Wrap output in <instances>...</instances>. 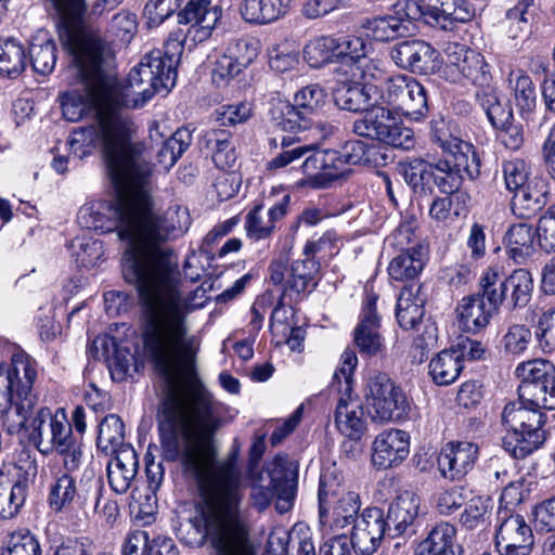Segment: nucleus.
Here are the masks:
<instances>
[{
	"label": "nucleus",
	"mask_w": 555,
	"mask_h": 555,
	"mask_svg": "<svg viewBox=\"0 0 555 555\" xmlns=\"http://www.w3.org/2000/svg\"><path fill=\"white\" fill-rule=\"evenodd\" d=\"M135 180L133 176L125 185L114 183V205L81 206L77 221L85 229L102 232L117 227L119 236L128 241L122 276L139 294L143 350L160 377L173 379L179 372L190 371L201 347L189 322L195 307L180 289L177 258L169 246L188 231L191 218L180 206L155 212L149 179Z\"/></svg>",
	"instance_id": "f257e3e1"
},
{
	"label": "nucleus",
	"mask_w": 555,
	"mask_h": 555,
	"mask_svg": "<svg viewBox=\"0 0 555 555\" xmlns=\"http://www.w3.org/2000/svg\"><path fill=\"white\" fill-rule=\"evenodd\" d=\"M501 522L495 533V548L500 555H529L534 544L530 526L519 514L506 508L499 513Z\"/></svg>",
	"instance_id": "dca6fc26"
},
{
	"label": "nucleus",
	"mask_w": 555,
	"mask_h": 555,
	"mask_svg": "<svg viewBox=\"0 0 555 555\" xmlns=\"http://www.w3.org/2000/svg\"><path fill=\"white\" fill-rule=\"evenodd\" d=\"M405 17L449 29L455 23H467L475 16L469 0H404Z\"/></svg>",
	"instance_id": "9b49d317"
},
{
	"label": "nucleus",
	"mask_w": 555,
	"mask_h": 555,
	"mask_svg": "<svg viewBox=\"0 0 555 555\" xmlns=\"http://www.w3.org/2000/svg\"><path fill=\"white\" fill-rule=\"evenodd\" d=\"M377 295H366L360 321L353 331V343L362 356L375 357L385 350L384 338L379 333L380 319L376 310Z\"/></svg>",
	"instance_id": "a211bd4d"
},
{
	"label": "nucleus",
	"mask_w": 555,
	"mask_h": 555,
	"mask_svg": "<svg viewBox=\"0 0 555 555\" xmlns=\"http://www.w3.org/2000/svg\"><path fill=\"white\" fill-rule=\"evenodd\" d=\"M491 513L492 501L489 496H474L467 502L460 521L469 530L485 527L490 521Z\"/></svg>",
	"instance_id": "8fccbe9b"
},
{
	"label": "nucleus",
	"mask_w": 555,
	"mask_h": 555,
	"mask_svg": "<svg viewBox=\"0 0 555 555\" xmlns=\"http://www.w3.org/2000/svg\"><path fill=\"white\" fill-rule=\"evenodd\" d=\"M446 61L442 76L450 82L457 83L463 79L482 89L491 83L492 77L485 57L467 47L450 43L444 50Z\"/></svg>",
	"instance_id": "4468645a"
},
{
	"label": "nucleus",
	"mask_w": 555,
	"mask_h": 555,
	"mask_svg": "<svg viewBox=\"0 0 555 555\" xmlns=\"http://www.w3.org/2000/svg\"><path fill=\"white\" fill-rule=\"evenodd\" d=\"M530 165L524 158L503 160L502 176L506 190L513 193L512 210L519 218L533 216L545 204L547 184L541 177L530 178Z\"/></svg>",
	"instance_id": "0eeeda50"
},
{
	"label": "nucleus",
	"mask_w": 555,
	"mask_h": 555,
	"mask_svg": "<svg viewBox=\"0 0 555 555\" xmlns=\"http://www.w3.org/2000/svg\"><path fill=\"white\" fill-rule=\"evenodd\" d=\"M479 448L468 441L448 442L438 457V467L444 478L461 479L475 466Z\"/></svg>",
	"instance_id": "4be33fe9"
},
{
	"label": "nucleus",
	"mask_w": 555,
	"mask_h": 555,
	"mask_svg": "<svg viewBox=\"0 0 555 555\" xmlns=\"http://www.w3.org/2000/svg\"><path fill=\"white\" fill-rule=\"evenodd\" d=\"M403 5L404 1L396 5L397 15L366 20L362 25L365 36L377 41H389L410 35L415 28L413 25L415 20L405 17Z\"/></svg>",
	"instance_id": "bb28decb"
},
{
	"label": "nucleus",
	"mask_w": 555,
	"mask_h": 555,
	"mask_svg": "<svg viewBox=\"0 0 555 555\" xmlns=\"http://www.w3.org/2000/svg\"><path fill=\"white\" fill-rule=\"evenodd\" d=\"M2 555H41L36 537L27 529L9 533Z\"/></svg>",
	"instance_id": "5fc2aeb1"
},
{
	"label": "nucleus",
	"mask_w": 555,
	"mask_h": 555,
	"mask_svg": "<svg viewBox=\"0 0 555 555\" xmlns=\"http://www.w3.org/2000/svg\"><path fill=\"white\" fill-rule=\"evenodd\" d=\"M366 404L373 421L380 423L404 417L410 404L402 389L382 372L371 375L366 383Z\"/></svg>",
	"instance_id": "9d476101"
},
{
	"label": "nucleus",
	"mask_w": 555,
	"mask_h": 555,
	"mask_svg": "<svg viewBox=\"0 0 555 555\" xmlns=\"http://www.w3.org/2000/svg\"><path fill=\"white\" fill-rule=\"evenodd\" d=\"M390 56L397 66L421 75L439 68V52L423 40H406L391 48Z\"/></svg>",
	"instance_id": "f3484780"
},
{
	"label": "nucleus",
	"mask_w": 555,
	"mask_h": 555,
	"mask_svg": "<svg viewBox=\"0 0 555 555\" xmlns=\"http://www.w3.org/2000/svg\"><path fill=\"white\" fill-rule=\"evenodd\" d=\"M531 340L532 334L527 325L513 324L503 335L501 344L507 354L520 356L528 349Z\"/></svg>",
	"instance_id": "13d9d810"
},
{
	"label": "nucleus",
	"mask_w": 555,
	"mask_h": 555,
	"mask_svg": "<svg viewBox=\"0 0 555 555\" xmlns=\"http://www.w3.org/2000/svg\"><path fill=\"white\" fill-rule=\"evenodd\" d=\"M537 232L527 222L512 224L504 236L509 259L517 264H526L533 256Z\"/></svg>",
	"instance_id": "c756f323"
},
{
	"label": "nucleus",
	"mask_w": 555,
	"mask_h": 555,
	"mask_svg": "<svg viewBox=\"0 0 555 555\" xmlns=\"http://www.w3.org/2000/svg\"><path fill=\"white\" fill-rule=\"evenodd\" d=\"M304 59L313 68L335 62L334 37L321 36L310 40L304 48Z\"/></svg>",
	"instance_id": "3c124183"
},
{
	"label": "nucleus",
	"mask_w": 555,
	"mask_h": 555,
	"mask_svg": "<svg viewBox=\"0 0 555 555\" xmlns=\"http://www.w3.org/2000/svg\"><path fill=\"white\" fill-rule=\"evenodd\" d=\"M398 171L405 183L415 192H431L435 163L416 157L398 164Z\"/></svg>",
	"instance_id": "72a5a7b5"
},
{
	"label": "nucleus",
	"mask_w": 555,
	"mask_h": 555,
	"mask_svg": "<svg viewBox=\"0 0 555 555\" xmlns=\"http://www.w3.org/2000/svg\"><path fill=\"white\" fill-rule=\"evenodd\" d=\"M382 104H388L397 112L413 119H420L428 112L427 94L423 85L414 77L396 75L385 80L379 90Z\"/></svg>",
	"instance_id": "ddd939ff"
},
{
	"label": "nucleus",
	"mask_w": 555,
	"mask_h": 555,
	"mask_svg": "<svg viewBox=\"0 0 555 555\" xmlns=\"http://www.w3.org/2000/svg\"><path fill=\"white\" fill-rule=\"evenodd\" d=\"M76 496L75 479L69 473H62L55 476L54 481L50 485L48 504L53 513H63L69 508Z\"/></svg>",
	"instance_id": "a18cd8bd"
},
{
	"label": "nucleus",
	"mask_w": 555,
	"mask_h": 555,
	"mask_svg": "<svg viewBox=\"0 0 555 555\" xmlns=\"http://www.w3.org/2000/svg\"><path fill=\"white\" fill-rule=\"evenodd\" d=\"M421 288L420 284L411 283L401 289L398 297L396 317L405 331L414 328L424 317L425 298L421 296Z\"/></svg>",
	"instance_id": "7c9ffc66"
},
{
	"label": "nucleus",
	"mask_w": 555,
	"mask_h": 555,
	"mask_svg": "<svg viewBox=\"0 0 555 555\" xmlns=\"http://www.w3.org/2000/svg\"><path fill=\"white\" fill-rule=\"evenodd\" d=\"M478 284L491 305L500 307L506 302L512 309L526 307L534 289L533 275L525 268L514 269L504 276L499 267H489L482 272Z\"/></svg>",
	"instance_id": "1a4fd4ad"
},
{
	"label": "nucleus",
	"mask_w": 555,
	"mask_h": 555,
	"mask_svg": "<svg viewBox=\"0 0 555 555\" xmlns=\"http://www.w3.org/2000/svg\"><path fill=\"white\" fill-rule=\"evenodd\" d=\"M334 100L338 107L353 113L382 104L378 87L369 81L338 87L334 92Z\"/></svg>",
	"instance_id": "cd10ccee"
},
{
	"label": "nucleus",
	"mask_w": 555,
	"mask_h": 555,
	"mask_svg": "<svg viewBox=\"0 0 555 555\" xmlns=\"http://www.w3.org/2000/svg\"><path fill=\"white\" fill-rule=\"evenodd\" d=\"M301 169L317 188H324L327 183L345 178L351 172L339 150L317 151L310 154L305 158Z\"/></svg>",
	"instance_id": "6ab92c4d"
},
{
	"label": "nucleus",
	"mask_w": 555,
	"mask_h": 555,
	"mask_svg": "<svg viewBox=\"0 0 555 555\" xmlns=\"http://www.w3.org/2000/svg\"><path fill=\"white\" fill-rule=\"evenodd\" d=\"M475 98L493 128L504 127L514 120L512 106L501 101L496 89L491 83L478 89Z\"/></svg>",
	"instance_id": "f704fd0d"
},
{
	"label": "nucleus",
	"mask_w": 555,
	"mask_h": 555,
	"mask_svg": "<svg viewBox=\"0 0 555 555\" xmlns=\"http://www.w3.org/2000/svg\"><path fill=\"white\" fill-rule=\"evenodd\" d=\"M380 142L391 145L396 149L409 151L415 145L414 132L411 128L396 122L395 118L379 139Z\"/></svg>",
	"instance_id": "338daca9"
},
{
	"label": "nucleus",
	"mask_w": 555,
	"mask_h": 555,
	"mask_svg": "<svg viewBox=\"0 0 555 555\" xmlns=\"http://www.w3.org/2000/svg\"><path fill=\"white\" fill-rule=\"evenodd\" d=\"M535 335L544 352L555 350V309H548L540 315Z\"/></svg>",
	"instance_id": "774afa93"
},
{
	"label": "nucleus",
	"mask_w": 555,
	"mask_h": 555,
	"mask_svg": "<svg viewBox=\"0 0 555 555\" xmlns=\"http://www.w3.org/2000/svg\"><path fill=\"white\" fill-rule=\"evenodd\" d=\"M351 538L352 547L361 555H372L380 545L387 522L384 512L378 507H369L353 522Z\"/></svg>",
	"instance_id": "aec40b11"
},
{
	"label": "nucleus",
	"mask_w": 555,
	"mask_h": 555,
	"mask_svg": "<svg viewBox=\"0 0 555 555\" xmlns=\"http://www.w3.org/2000/svg\"><path fill=\"white\" fill-rule=\"evenodd\" d=\"M269 279L273 285H281L288 280L284 286V296L299 297L301 294L312 292L318 282L315 276L320 271V262L313 258L296 260L291 266L285 258H278L271 261L269 268Z\"/></svg>",
	"instance_id": "2eb2a0df"
},
{
	"label": "nucleus",
	"mask_w": 555,
	"mask_h": 555,
	"mask_svg": "<svg viewBox=\"0 0 555 555\" xmlns=\"http://www.w3.org/2000/svg\"><path fill=\"white\" fill-rule=\"evenodd\" d=\"M184 0H149L143 10V17L149 28L159 26L170 17Z\"/></svg>",
	"instance_id": "052dcab7"
},
{
	"label": "nucleus",
	"mask_w": 555,
	"mask_h": 555,
	"mask_svg": "<svg viewBox=\"0 0 555 555\" xmlns=\"http://www.w3.org/2000/svg\"><path fill=\"white\" fill-rule=\"evenodd\" d=\"M68 46L80 66L91 99L100 107H111L116 112L121 107H139L155 93L169 91L176 83L170 68L164 70L159 50L144 55L128 74L126 85L121 86L114 73V49L99 33H70Z\"/></svg>",
	"instance_id": "7ed1b4c3"
},
{
	"label": "nucleus",
	"mask_w": 555,
	"mask_h": 555,
	"mask_svg": "<svg viewBox=\"0 0 555 555\" xmlns=\"http://www.w3.org/2000/svg\"><path fill=\"white\" fill-rule=\"evenodd\" d=\"M270 118L284 131H304L312 128L313 119L302 109L296 107L295 103L279 102L270 109Z\"/></svg>",
	"instance_id": "58836bf2"
},
{
	"label": "nucleus",
	"mask_w": 555,
	"mask_h": 555,
	"mask_svg": "<svg viewBox=\"0 0 555 555\" xmlns=\"http://www.w3.org/2000/svg\"><path fill=\"white\" fill-rule=\"evenodd\" d=\"M555 371V365L545 359L524 361L516 366L515 375L519 379L518 396L521 400L531 398L541 385L546 382Z\"/></svg>",
	"instance_id": "c85d7f7f"
},
{
	"label": "nucleus",
	"mask_w": 555,
	"mask_h": 555,
	"mask_svg": "<svg viewBox=\"0 0 555 555\" xmlns=\"http://www.w3.org/2000/svg\"><path fill=\"white\" fill-rule=\"evenodd\" d=\"M77 440L73 435L72 424L67 420L64 409H57L52 420V435L50 440V452L53 450H65L72 442Z\"/></svg>",
	"instance_id": "bf43d9fd"
},
{
	"label": "nucleus",
	"mask_w": 555,
	"mask_h": 555,
	"mask_svg": "<svg viewBox=\"0 0 555 555\" xmlns=\"http://www.w3.org/2000/svg\"><path fill=\"white\" fill-rule=\"evenodd\" d=\"M334 418L338 431L350 440H361L367 430L363 406L351 393H346L339 398Z\"/></svg>",
	"instance_id": "393cba45"
},
{
	"label": "nucleus",
	"mask_w": 555,
	"mask_h": 555,
	"mask_svg": "<svg viewBox=\"0 0 555 555\" xmlns=\"http://www.w3.org/2000/svg\"><path fill=\"white\" fill-rule=\"evenodd\" d=\"M341 480L334 470H325L318 492L320 521L337 530L353 524L361 508L359 493L345 489Z\"/></svg>",
	"instance_id": "6e6552de"
},
{
	"label": "nucleus",
	"mask_w": 555,
	"mask_h": 555,
	"mask_svg": "<svg viewBox=\"0 0 555 555\" xmlns=\"http://www.w3.org/2000/svg\"><path fill=\"white\" fill-rule=\"evenodd\" d=\"M52 420H54V413L49 408L41 406L26 427L29 442L42 454L50 453Z\"/></svg>",
	"instance_id": "c03bdc74"
},
{
	"label": "nucleus",
	"mask_w": 555,
	"mask_h": 555,
	"mask_svg": "<svg viewBox=\"0 0 555 555\" xmlns=\"http://www.w3.org/2000/svg\"><path fill=\"white\" fill-rule=\"evenodd\" d=\"M98 344L103 348V357L112 371V374H118L120 377L127 373L129 361L125 356H120L116 348L114 338L98 337L90 347V352L98 348Z\"/></svg>",
	"instance_id": "e2e57ef3"
},
{
	"label": "nucleus",
	"mask_w": 555,
	"mask_h": 555,
	"mask_svg": "<svg viewBox=\"0 0 555 555\" xmlns=\"http://www.w3.org/2000/svg\"><path fill=\"white\" fill-rule=\"evenodd\" d=\"M186 35L183 33V30L178 29L172 31L164 44V52L160 51V60L164 63V70L167 72L170 65V76L175 80L177 78L176 66L182 55Z\"/></svg>",
	"instance_id": "680f3d73"
},
{
	"label": "nucleus",
	"mask_w": 555,
	"mask_h": 555,
	"mask_svg": "<svg viewBox=\"0 0 555 555\" xmlns=\"http://www.w3.org/2000/svg\"><path fill=\"white\" fill-rule=\"evenodd\" d=\"M326 99L324 89L318 83H311L302 87L294 94L296 107L302 109L312 119L320 111Z\"/></svg>",
	"instance_id": "4d7b16f0"
},
{
	"label": "nucleus",
	"mask_w": 555,
	"mask_h": 555,
	"mask_svg": "<svg viewBox=\"0 0 555 555\" xmlns=\"http://www.w3.org/2000/svg\"><path fill=\"white\" fill-rule=\"evenodd\" d=\"M27 482L16 481L10 489L0 487V519H12L25 503L27 495Z\"/></svg>",
	"instance_id": "603ef678"
},
{
	"label": "nucleus",
	"mask_w": 555,
	"mask_h": 555,
	"mask_svg": "<svg viewBox=\"0 0 555 555\" xmlns=\"http://www.w3.org/2000/svg\"><path fill=\"white\" fill-rule=\"evenodd\" d=\"M163 378L168 389L162 402V443L198 493L197 516L181 525L178 538L192 547L208 541L216 555H257L242 508L245 478L238 449L219 459L216 435L228 423L225 405L199 379L195 362L173 379Z\"/></svg>",
	"instance_id": "f03ea898"
},
{
	"label": "nucleus",
	"mask_w": 555,
	"mask_h": 555,
	"mask_svg": "<svg viewBox=\"0 0 555 555\" xmlns=\"http://www.w3.org/2000/svg\"><path fill=\"white\" fill-rule=\"evenodd\" d=\"M462 369L461 354L456 350H443L430 361L429 374L437 385L444 386L454 383Z\"/></svg>",
	"instance_id": "37998d69"
},
{
	"label": "nucleus",
	"mask_w": 555,
	"mask_h": 555,
	"mask_svg": "<svg viewBox=\"0 0 555 555\" xmlns=\"http://www.w3.org/2000/svg\"><path fill=\"white\" fill-rule=\"evenodd\" d=\"M453 156L456 160L455 164H451L448 159L435 162L434 185L444 194L454 193L461 188L463 182L461 172L465 171L464 166L470 163V157L466 158L462 154Z\"/></svg>",
	"instance_id": "4c0bfd02"
},
{
	"label": "nucleus",
	"mask_w": 555,
	"mask_h": 555,
	"mask_svg": "<svg viewBox=\"0 0 555 555\" xmlns=\"http://www.w3.org/2000/svg\"><path fill=\"white\" fill-rule=\"evenodd\" d=\"M87 94L95 105L98 127L74 130L68 140L70 153L82 159L102 146L108 175L117 185H125L133 175L139 183L150 179L152 165L144 156V145L134 141L137 127L133 121L111 107H103L102 112L89 92Z\"/></svg>",
	"instance_id": "20e7f679"
},
{
	"label": "nucleus",
	"mask_w": 555,
	"mask_h": 555,
	"mask_svg": "<svg viewBox=\"0 0 555 555\" xmlns=\"http://www.w3.org/2000/svg\"><path fill=\"white\" fill-rule=\"evenodd\" d=\"M545 422L541 409L526 400L507 403L501 414V423L507 430L502 440L504 450L517 460L531 455L545 442Z\"/></svg>",
	"instance_id": "423d86ee"
},
{
	"label": "nucleus",
	"mask_w": 555,
	"mask_h": 555,
	"mask_svg": "<svg viewBox=\"0 0 555 555\" xmlns=\"http://www.w3.org/2000/svg\"><path fill=\"white\" fill-rule=\"evenodd\" d=\"M532 514L537 532L555 537V495L538 503Z\"/></svg>",
	"instance_id": "0e129e2a"
},
{
	"label": "nucleus",
	"mask_w": 555,
	"mask_h": 555,
	"mask_svg": "<svg viewBox=\"0 0 555 555\" xmlns=\"http://www.w3.org/2000/svg\"><path fill=\"white\" fill-rule=\"evenodd\" d=\"M448 122L443 117H437L430 121V138L437 143L444 153L452 155L462 154L464 157H470V163L464 166L465 172L470 179H475L480 173V160L474 150V146L467 142L453 137Z\"/></svg>",
	"instance_id": "5701e85b"
},
{
	"label": "nucleus",
	"mask_w": 555,
	"mask_h": 555,
	"mask_svg": "<svg viewBox=\"0 0 555 555\" xmlns=\"http://www.w3.org/2000/svg\"><path fill=\"white\" fill-rule=\"evenodd\" d=\"M507 80L520 114L524 116L531 113L537 104V92L531 77L521 69H513Z\"/></svg>",
	"instance_id": "79ce46f5"
},
{
	"label": "nucleus",
	"mask_w": 555,
	"mask_h": 555,
	"mask_svg": "<svg viewBox=\"0 0 555 555\" xmlns=\"http://www.w3.org/2000/svg\"><path fill=\"white\" fill-rule=\"evenodd\" d=\"M426 259V248L422 245L413 246L390 261L388 274L395 281L413 280L423 271Z\"/></svg>",
	"instance_id": "473e14b6"
},
{
	"label": "nucleus",
	"mask_w": 555,
	"mask_h": 555,
	"mask_svg": "<svg viewBox=\"0 0 555 555\" xmlns=\"http://www.w3.org/2000/svg\"><path fill=\"white\" fill-rule=\"evenodd\" d=\"M124 441L125 430L121 418L116 414L106 415L99 424L98 448L106 454H115L124 447H131Z\"/></svg>",
	"instance_id": "ea45409f"
},
{
	"label": "nucleus",
	"mask_w": 555,
	"mask_h": 555,
	"mask_svg": "<svg viewBox=\"0 0 555 555\" xmlns=\"http://www.w3.org/2000/svg\"><path fill=\"white\" fill-rule=\"evenodd\" d=\"M56 46L46 31H39L29 47L30 63L40 75L50 74L56 63Z\"/></svg>",
	"instance_id": "a19ab883"
},
{
	"label": "nucleus",
	"mask_w": 555,
	"mask_h": 555,
	"mask_svg": "<svg viewBox=\"0 0 555 555\" xmlns=\"http://www.w3.org/2000/svg\"><path fill=\"white\" fill-rule=\"evenodd\" d=\"M456 529L449 522H440L435 526L428 537L422 542V548L430 554H437L460 545L454 543Z\"/></svg>",
	"instance_id": "864d4df0"
},
{
	"label": "nucleus",
	"mask_w": 555,
	"mask_h": 555,
	"mask_svg": "<svg viewBox=\"0 0 555 555\" xmlns=\"http://www.w3.org/2000/svg\"><path fill=\"white\" fill-rule=\"evenodd\" d=\"M297 472L283 461H274L269 472V483L259 485L254 482L249 493L251 506L258 512L267 509L274 495L278 496V508L287 511L295 498L297 489Z\"/></svg>",
	"instance_id": "f8f14e48"
},
{
	"label": "nucleus",
	"mask_w": 555,
	"mask_h": 555,
	"mask_svg": "<svg viewBox=\"0 0 555 555\" xmlns=\"http://www.w3.org/2000/svg\"><path fill=\"white\" fill-rule=\"evenodd\" d=\"M336 61L357 65L366 54V47L362 38L354 36L334 37Z\"/></svg>",
	"instance_id": "6e6d98bb"
},
{
	"label": "nucleus",
	"mask_w": 555,
	"mask_h": 555,
	"mask_svg": "<svg viewBox=\"0 0 555 555\" xmlns=\"http://www.w3.org/2000/svg\"><path fill=\"white\" fill-rule=\"evenodd\" d=\"M207 146L212 153V162L221 170L232 169L237 160L232 135L223 129H211L205 134Z\"/></svg>",
	"instance_id": "e433bc0d"
},
{
	"label": "nucleus",
	"mask_w": 555,
	"mask_h": 555,
	"mask_svg": "<svg viewBox=\"0 0 555 555\" xmlns=\"http://www.w3.org/2000/svg\"><path fill=\"white\" fill-rule=\"evenodd\" d=\"M191 132L186 129H179L163 142L156 153V163L164 170H169L180 156L190 146Z\"/></svg>",
	"instance_id": "de8ad7c7"
},
{
	"label": "nucleus",
	"mask_w": 555,
	"mask_h": 555,
	"mask_svg": "<svg viewBox=\"0 0 555 555\" xmlns=\"http://www.w3.org/2000/svg\"><path fill=\"white\" fill-rule=\"evenodd\" d=\"M499 306L491 305L483 291L465 296L456 307L457 319L462 328L466 332L478 333L490 323Z\"/></svg>",
	"instance_id": "a878e982"
},
{
	"label": "nucleus",
	"mask_w": 555,
	"mask_h": 555,
	"mask_svg": "<svg viewBox=\"0 0 555 555\" xmlns=\"http://www.w3.org/2000/svg\"><path fill=\"white\" fill-rule=\"evenodd\" d=\"M410 453V435L401 429H387L372 443V464L377 469L400 465Z\"/></svg>",
	"instance_id": "412c9836"
},
{
	"label": "nucleus",
	"mask_w": 555,
	"mask_h": 555,
	"mask_svg": "<svg viewBox=\"0 0 555 555\" xmlns=\"http://www.w3.org/2000/svg\"><path fill=\"white\" fill-rule=\"evenodd\" d=\"M25 67L26 54L23 46L15 40L0 41V74L16 77Z\"/></svg>",
	"instance_id": "09e8293b"
},
{
	"label": "nucleus",
	"mask_w": 555,
	"mask_h": 555,
	"mask_svg": "<svg viewBox=\"0 0 555 555\" xmlns=\"http://www.w3.org/2000/svg\"><path fill=\"white\" fill-rule=\"evenodd\" d=\"M222 17V8L214 5L211 0H189L185 7L177 14L179 24H197L219 22Z\"/></svg>",
	"instance_id": "49530a36"
},
{
	"label": "nucleus",
	"mask_w": 555,
	"mask_h": 555,
	"mask_svg": "<svg viewBox=\"0 0 555 555\" xmlns=\"http://www.w3.org/2000/svg\"><path fill=\"white\" fill-rule=\"evenodd\" d=\"M291 0H242L240 14L249 24L266 25L284 16Z\"/></svg>",
	"instance_id": "2f4dec72"
},
{
	"label": "nucleus",
	"mask_w": 555,
	"mask_h": 555,
	"mask_svg": "<svg viewBox=\"0 0 555 555\" xmlns=\"http://www.w3.org/2000/svg\"><path fill=\"white\" fill-rule=\"evenodd\" d=\"M420 500L413 493L404 492L390 505L387 513V527H393L398 534L403 533L418 515Z\"/></svg>",
	"instance_id": "c9c22d12"
},
{
	"label": "nucleus",
	"mask_w": 555,
	"mask_h": 555,
	"mask_svg": "<svg viewBox=\"0 0 555 555\" xmlns=\"http://www.w3.org/2000/svg\"><path fill=\"white\" fill-rule=\"evenodd\" d=\"M261 209V205H256L245 218V230L247 236L255 241L270 237L275 230V225L272 221L260 216Z\"/></svg>",
	"instance_id": "69168bd1"
},
{
	"label": "nucleus",
	"mask_w": 555,
	"mask_h": 555,
	"mask_svg": "<svg viewBox=\"0 0 555 555\" xmlns=\"http://www.w3.org/2000/svg\"><path fill=\"white\" fill-rule=\"evenodd\" d=\"M139 456L133 447H124L114 454L106 465L111 489L117 494L127 493L135 481Z\"/></svg>",
	"instance_id": "b1692460"
},
{
	"label": "nucleus",
	"mask_w": 555,
	"mask_h": 555,
	"mask_svg": "<svg viewBox=\"0 0 555 555\" xmlns=\"http://www.w3.org/2000/svg\"><path fill=\"white\" fill-rule=\"evenodd\" d=\"M36 378V361L23 350L14 352L10 363L0 364V417L10 435L26 429L33 418Z\"/></svg>",
	"instance_id": "39448f33"
}]
</instances>
